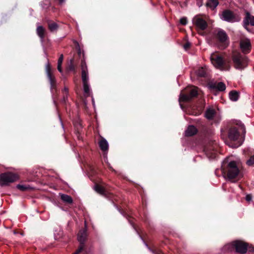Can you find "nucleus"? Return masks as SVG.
Segmentation results:
<instances>
[{"label":"nucleus","mask_w":254,"mask_h":254,"mask_svg":"<svg viewBox=\"0 0 254 254\" xmlns=\"http://www.w3.org/2000/svg\"><path fill=\"white\" fill-rule=\"evenodd\" d=\"M217 37L220 42L224 44L225 47L228 44V36L224 31L219 30L217 33Z\"/></svg>","instance_id":"f8f14e48"},{"label":"nucleus","mask_w":254,"mask_h":254,"mask_svg":"<svg viewBox=\"0 0 254 254\" xmlns=\"http://www.w3.org/2000/svg\"><path fill=\"white\" fill-rule=\"evenodd\" d=\"M100 149L104 152L107 151L109 148V144L107 141L104 138H102L99 142Z\"/></svg>","instance_id":"f3484780"},{"label":"nucleus","mask_w":254,"mask_h":254,"mask_svg":"<svg viewBox=\"0 0 254 254\" xmlns=\"http://www.w3.org/2000/svg\"><path fill=\"white\" fill-rule=\"evenodd\" d=\"M229 98L232 101H236L239 97V93L236 91H232L229 93Z\"/></svg>","instance_id":"5701e85b"},{"label":"nucleus","mask_w":254,"mask_h":254,"mask_svg":"<svg viewBox=\"0 0 254 254\" xmlns=\"http://www.w3.org/2000/svg\"><path fill=\"white\" fill-rule=\"evenodd\" d=\"M207 72V69L205 67H201L196 71V74L200 77H204Z\"/></svg>","instance_id":"393cba45"},{"label":"nucleus","mask_w":254,"mask_h":254,"mask_svg":"<svg viewBox=\"0 0 254 254\" xmlns=\"http://www.w3.org/2000/svg\"><path fill=\"white\" fill-rule=\"evenodd\" d=\"M84 95L85 97H89L92 94L91 90L89 83H83Z\"/></svg>","instance_id":"6ab92c4d"},{"label":"nucleus","mask_w":254,"mask_h":254,"mask_svg":"<svg viewBox=\"0 0 254 254\" xmlns=\"http://www.w3.org/2000/svg\"><path fill=\"white\" fill-rule=\"evenodd\" d=\"M16 188L21 191H25L30 189V187L28 186L20 184L17 185L16 186Z\"/></svg>","instance_id":"bb28decb"},{"label":"nucleus","mask_w":254,"mask_h":254,"mask_svg":"<svg viewBox=\"0 0 254 254\" xmlns=\"http://www.w3.org/2000/svg\"><path fill=\"white\" fill-rule=\"evenodd\" d=\"M63 92H64L63 100L64 102H65L67 98L68 88L66 87H64V88L63 90Z\"/></svg>","instance_id":"7c9ffc66"},{"label":"nucleus","mask_w":254,"mask_h":254,"mask_svg":"<svg viewBox=\"0 0 254 254\" xmlns=\"http://www.w3.org/2000/svg\"><path fill=\"white\" fill-rule=\"evenodd\" d=\"M49 4H50L49 2H48V3L46 4V5H45V6H43V7L44 8H48V6H49Z\"/></svg>","instance_id":"ea45409f"},{"label":"nucleus","mask_w":254,"mask_h":254,"mask_svg":"<svg viewBox=\"0 0 254 254\" xmlns=\"http://www.w3.org/2000/svg\"><path fill=\"white\" fill-rule=\"evenodd\" d=\"M205 111H208V112H209V111H214V110L211 109L210 108H207Z\"/></svg>","instance_id":"a19ab883"},{"label":"nucleus","mask_w":254,"mask_h":254,"mask_svg":"<svg viewBox=\"0 0 254 254\" xmlns=\"http://www.w3.org/2000/svg\"><path fill=\"white\" fill-rule=\"evenodd\" d=\"M206 154L208 157H209L210 159H214L216 156V152L215 151H213L212 152L209 151H206Z\"/></svg>","instance_id":"a878e982"},{"label":"nucleus","mask_w":254,"mask_h":254,"mask_svg":"<svg viewBox=\"0 0 254 254\" xmlns=\"http://www.w3.org/2000/svg\"><path fill=\"white\" fill-rule=\"evenodd\" d=\"M92 101L93 104H94V98L93 97L92 98Z\"/></svg>","instance_id":"37998d69"},{"label":"nucleus","mask_w":254,"mask_h":254,"mask_svg":"<svg viewBox=\"0 0 254 254\" xmlns=\"http://www.w3.org/2000/svg\"><path fill=\"white\" fill-rule=\"evenodd\" d=\"M228 177L230 179L235 178L239 173V170L235 161H231L228 164Z\"/></svg>","instance_id":"0eeeda50"},{"label":"nucleus","mask_w":254,"mask_h":254,"mask_svg":"<svg viewBox=\"0 0 254 254\" xmlns=\"http://www.w3.org/2000/svg\"><path fill=\"white\" fill-rule=\"evenodd\" d=\"M190 43L188 42L186 44L184 45V48L186 50H187L188 49H189L190 48Z\"/></svg>","instance_id":"c9c22d12"},{"label":"nucleus","mask_w":254,"mask_h":254,"mask_svg":"<svg viewBox=\"0 0 254 254\" xmlns=\"http://www.w3.org/2000/svg\"><path fill=\"white\" fill-rule=\"evenodd\" d=\"M61 199L65 203L71 204L73 202L71 197L65 194H61Z\"/></svg>","instance_id":"412c9836"},{"label":"nucleus","mask_w":254,"mask_h":254,"mask_svg":"<svg viewBox=\"0 0 254 254\" xmlns=\"http://www.w3.org/2000/svg\"><path fill=\"white\" fill-rule=\"evenodd\" d=\"M197 132V129L193 126H189L186 130L185 134L187 136H190L194 135Z\"/></svg>","instance_id":"a211bd4d"},{"label":"nucleus","mask_w":254,"mask_h":254,"mask_svg":"<svg viewBox=\"0 0 254 254\" xmlns=\"http://www.w3.org/2000/svg\"><path fill=\"white\" fill-rule=\"evenodd\" d=\"M58 70L61 73H63V70H62V64H58Z\"/></svg>","instance_id":"e433bc0d"},{"label":"nucleus","mask_w":254,"mask_h":254,"mask_svg":"<svg viewBox=\"0 0 254 254\" xmlns=\"http://www.w3.org/2000/svg\"><path fill=\"white\" fill-rule=\"evenodd\" d=\"M241 144H239L238 145H236L234 146H233V147H238L239 146H240Z\"/></svg>","instance_id":"79ce46f5"},{"label":"nucleus","mask_w":254,"mask_h":254,"mask_svg":"<svg viewBox=\"0 0 254 254\" xmlns=\"http://www.w3.org/2000/svg\"><path fill=\"white\" fill-rule=\"evenodd\" d=\"M87 237L86 230H80L77 235V239L80 244H84Z\"/></svg>","instance_id":"dca6fc26"},{"label":"nucleus","mask_w":254,"mask_h":254,"mask_svg":"<svg viewBox=\"0 0 254 254\" xmlns=\"http://www.w3.org/2000/svg\"><path fill=\"white\" fill-rule=\"evenodd\" d=\"M215 112H205L204 116L208 120L213 119L215 115Z\"/></svg>","instance_id":"c756f323"},{"label":"nucleus","mask_w":254,"mask_h":254,"mask_svg":"<svg viewBox=\"0 0 254 254\" xmlns=\"http://www.w3.org/2000/svg\"><path fill=\"white\" fill-rule=\"evenodd\" d=\"M188 23V20L187 17H184L180 19V23L182 25H185Z\"/></svg>","instance_id":"72a5a7b5"},{"label":"nucleus","mask_w":254,"mask_h":254,"mask_svg":"<svg viewBox=\"0 0 254 254\" xmlns=\"http://www.w3.org/2000/svg\"><path fill=\"white\" fill-rule=\"evenodd\" d=\"M209 86L211 88L216 89L219 91H224L226 89L225 84L222 82L211 83Z\"/></svg>","instance_id":"2eb2a0df"},{"label":"nucleus","mask_w":254,"mask_h":254,"mask_svg":"<svg viewBox=\"0 0 254 254\" xmlns=\"http://www.w3.org/2000/svg\"><path fill=\"white\" fill-rule=\"evenodd\" d=\"M232 245L235 249L237 253L240 254H245L247 251L248 244L243 241L240 240H236L233 242Z\"/></svg>","instance_id":"39448f33"},{"label":"nucleus","mask_w":254,"mask_h":254,"mask_svg":"<svg viewBox=\"0 0 254 254\" xmlns=\"http://www.w3.org/2000/svg\"><path fill=\"white\" fill-rule=\"evenodd\" d=\"M193 25L196 26L197 30H204L207 27V23L200 15L195 16L192 20Z\"/></svg>","instance_id":"423d86ee"},{"label":"nucleus","mask_w":254,"mask_h":254,"mask_svg":"<svg viewBox=\"0 0 254 254\" xmlns=\"http://www.w3.org/2000/svg\"><path fill=\"white\" fill-rule=\"evenodd\" d=\"M81 78L83 83H89L88 69L84 59L81 60Z\"/></svg>","instance_id":"1a4fd4ad"},{"label":"nucleus","mask_w":254,"mask_h":254,"mask_svg":"<svg viewBox=\"0 0 254 254\" xmlns=\"http://www.w3.org/2000/svg\"><path fill=\"white\" fill-rule=\"evenodd\" d=\"M240 47L243 52H247L251 47L250 40L248 39L242 40L240 42Z\"/></svg>","instance_id":"4468645a"},{"label":"nucleus","mask_w":254,"mask_h":254,"mask_svg":"<svg viewBox=\"0 0 254 254\" xmlns=\"http://www.w3.org/2000/svg\"><path fill=\"white\" fill-rule=\"evenodd\" d=\"M218 3V0H208L206 5L212 9H214L217 6Z\"/></svg>","instance_id":"4be33fe9"},{"label":"nucleus","mask_w":254,"mask_h":254,"mask_svg":"<svg viewBox=\"0 0 254 254\" xmlns=\"http://www.w3.org/2000/svg\"><path fill=\"white\" fill-rule=\"evenodd\" d=\"M94 190L98 193L102 195H106V190L104 187L99 185H96L94 186Z\"/></svg>","instance_id":"aec40b11"},{"label":"nucleus","mask_w":254,"mask_h":254,"mask_svg":"<svg viewBox=\"0 0 254 254\" xmlns=\"http://www.w3.org/2000/svg\"><path fill=\"white\" fill-rule=\"evenodd\" d=\"M67 69L69 71H75V67L73 64V60L71 59L70 61V63L68 66Z\"/></svg>","instance_id":"cd10ccee"},{"label":"nucleus","mask_w":254,"mask_h":254,"mask_svg":"<svg viewBox=\"0 0 254 254\" xmlns=\"http://www.w3.org/2000/svg\"><path fill=\"white\" fill-rule=\"evenodd\" d=\"M37 33L38 36L40 37L42 41H43L44 38L45 29L41 26H39L37 28Z\"/></svg>","instance_id":"b1692460"},{"label":"nucleus","mask_w":254,"mask_h":254,"mask_svg":"<svg viewBox=\"0 0 254 254\" xmlns=\"http://www.w3.org/2000/svg\"><path fill=\"white\" fill-rule=\"evenodd\" d=\"M228 137L231 140H237L239 137V133L238 131V129L235 127L231 128L229 131Z\"/></svg>","instance_id":"ddd939ff"},{"label":"nucleus","mask_w":254,"mask_h":254,"mask_svg":"<svg viewBox=\"0 0 254 254\" xmlns=\"http://www.w3.org/2000/svg\"><path fill=\"white\" fill-rule=\"evenodd\" d=\"M84 244H80L79 248L78 250L74 253V254H79L84 249Z\"/></svg>","instance_id":"473e14b6"},{"label":"nucleus","mask_w":254,"mask_h":254,"mask_svg":"<svg viewBox=\"0 0 254 254\" xmlns=\"http://www.w3.org/2000/svg\"><path fill=\"white\" fill-rule=\"evenodd\" d=\"M197 95V88L194 86H189L186 89L185 93L182 91L180 93L179 101L182 110H184L183 103L188 102Z\"/></svg>","instance_id":"f03ea898"},{"label":"nucleus","mask_w":254,"mask_h":254,"mask_svg":"<svg viewBox=\"0 0 254 254\" xmlns=\"http://www.w3.org/2000/svg\"><path fill=\"white\" fill-rule=\"evenodd\" d=\"M63 59H64V56H63V55L62 54V55H61L60 57L59 58L58 62V64H62V63L63 61Z\"/></svg>","instance_id":"f704fd0d"},{"label":"nucleus","mask_w":254,"mask_h":254,"mask_svg":"<svg viewBox=\"0 0 254 254\" xmlns=\"http://www.w3.org/2000/svg\"><path fill=\"white\" fill-rule=\"evenodd\" d=\"M244 27L248 30L247 26L249 24L254 26V16L252 15L250 12H246V16L243 20Z\"/></svg>","instance_id":"9b49d317"},{"label":"nucleus","mask_w":254,"mask_h":254,"mask_svg":"<svg viewBox=\"0 0 254 254\" xmlns=\"http://www.w3.org/2000/svg\"><path fill=\"white\" fill-rule=\"evenodd\" d=\"M247 164L249 166L254 165V156L251 157V158L247 161Z\"/></svg>","instance_id":"2f4dec72"},{"label":"nucleus","mask_w":254,"mask_h":254,"mask_svg":"<svg viewBox=\"0 0 254 254\" xmlns=\"http://www.w3.org/2000/svg\"><path fill=\"white\" fill-rule=\"evenodd\" d=\"M210 58L212 64L216 68L222 71L230 70L231 68L230 63L225 61L220 55L212 53Z\"/></svg>","instance_id":"f257e3e1"},{"label":"nucleus","mask_w":254,"mask_h":254,"mask_svg":"<svg viewBox=\"0 0 254 254\" xmlns=\"http://www.w3.org/2000/svg\"><path fill=\"white\" fill-rule=\"evenodd\" d=\"M246 199L247 200V201H250L251 199H252V196L250 194H248L246 196Z\"/></svg>","instance_id":"4c0bfd02"},{"label":"nucleus","mask_w":254,"mask_h":254,"mask_svg":"<svg viewBox=\"0 0 254 254\" xmlns=\"http://www.w3.org/2000/svg\"><path fill=\"white\" fill-rule=\"evenodd\" d=\"M234 67L238 70H243L247 67L248 60L247 57L240 54H234L232 57Z\"/></svg>","instance_id":"7ed1b4c3"},{"label":"nucleus","mask_w":254,"mask_h":254,"mask_svg":"<svg viewBox=\"0 0 254 254\" xmlns=\"http://www.w3.org/2000/svg\"><path fill=\"white\" fill-rule=\"evenodd\" d=\"M18 179V176L11 172H6L0 174V186L4 187L8 186Z\"/></svg>","instance_id":"20e7f679"},{"label":"nucleus","mask_w":254,"mask_h":254,"mask_svg":"<svg viewBox=\"0 0 254 254\" xmlns=\"http://www.w3.org/2000/svg\"><path fill=\"white\" fill-rule=\"evenodd\" d=\"M45 69L46 75L50 83L51 90L53 91L56 87V80L55 76L52 73L51 67L49 63L46 64Z\"/></svg>","instance_id":"6e6552de"},{"label":"nucleus","mask_w":254,"mask_h":254,"mask_svg":"<svg viewBox=\"0 0 254 254\" xmlns=\"http://www.w3.org/2000/svg\"><path fill=\"white\" fill-rule=\"evenodd\" d=\"M77 46H78V54L80 55L81 53V49H80L78 44Z\"/></svg>","instance_id":"58836bf2"},{"label":"nucleus","mask_w":254,"mask_h":254,"mask_svg":"<svg viewBox=\"0 0 254 254\" xmlns=\"http://www.w3.org/2000/svg\"><path fill=\"white\" fill-rule=\"evenodd\" d=\"M221 18L224 21L229 22H235L239 21L235 16L234 15L233 12L230 10H225L223 12Z\"/></svg>","instance_id":"9d476101"},{"label":"nucleus","mask_w":254,"mask_h":254,"mask_svg":"<svg viewBox=\"0 0 254 254\" xmlns=\"http://www.w3.org/2000/svg\"><path fill=\"white\" fill-rule=\"evenodd\" d=\"M49 28L51 31H54L58 28V25L56 23H51L49 24Z\"/></svg>","instance_id":"c85d7f7f"}]
</instances>
